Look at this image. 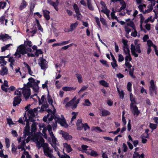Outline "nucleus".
<instances>
[{"label": "nucleus", "instance_id": "1", "mask_svg": "<svg viewBox=\"0 0 158 158\" xmlns=\"http://www.w3.org/2000/svg\"><path fill=\"white\" fill-rule=\"evenodd\" d=\"M35 115L32 109H30L27 111L23 117L20 118L18 120V122L23 124H25L24 122H26V126L24 130V135L23 137L18 138V141L19 143L21 142L18 146V149H21L22 150H25V147L26 142L28 143L30 140V122L34 121Z\"/></svg>", "mask_w": 158, "mask_h": 158}, {"label": "nucleus", "instance_id": "2", "mask_svg": "<svg viewBox=\"0 0 158 158\" xmlns=\"http://www.w3.org/2000/svg\"><path fill=\"white\" fill-rule=\"evenodd\" d=\"M41 135V133L35 134L32 138L33 141L36 144V147L39 149L41 147L43 148L45 156L48 157L53 156L52 149L50 148L48 143H44V140L42 137Z\"/></svg>", "mask_w": 158, "mask_h": 158}, {"label": "nucleus", "instance_id": "3", "mask_svg": "<svg viewBox=\"0 0 158 158\" xmlns=\"http://www.w3.org/2000/svg\"><path fill=\"white\" fill-rule=\"evenodd\" d=\"M139 40H135L134 42V44H131V50L132 54L135 57L138 56V53H140L141 52L140 49L141 44L138 42Z\"/></svg>", "mask_w": 158, "mask_h": 158}, {"label": "nucleus", "instance_id": "4", "mask_svg": "<svg viewBox=\"0 0 158 158\" xmlns=\"http://www.w3.org/2000/svg\"><path fill=\"white\" fill-rule=\"evenodd\" d=\"M47 129L48 131L49 135L52 139V143H51V145L54 148L55 151L57 152L58 151H59L60 150L56 146L57 139L52 131V127L50 125L48 126Z\"/></svg>", "mask_w": 158, "mask_h": 158}, {"label": "nucleus", "instance_id": "5", "mask_svg": "<svg viewBox=\"0 0 158 158\" xmlns=\"http://www.w3.org/2000/svg\"><path fill=\"white\" fill-rule=\"evenodd\" d=\"M27 53L26 47L23 45H20L18 47L14 55L17 57L20 58L21 57V54L24 55Z\"/></svg>", "mask_w": 158, "mask_h": 158}, {"label": "nucleus", "instance_id": "6", "mask_svg": "<svg viewBox=\"0 0 158 158\" xmlns=\"http://www.w3.org/2000/svg\"><path fill=\"white\" fill-rule=\"evenodd\" d=\"M55 123H53L52 126L53 128L56 127L57 126V123H58L61 125L62 126L65 127H68V125L66 122L65 119L63 118H56L55 119Z\"/></svg>", "mask_w": 158, "mask_h": 158}, {"label": "nucleus", "instance_id": "7", "mask_svg": "<svg viewBox=\"0 0 158 158\" xmlns=\"http://www.w3.org/2000/svg\"><path fill=\"white\" fill-rule=\"evenodd\" d=\"M77 97L75 96L71 101L68 102L65 105L66 107H70L71 106L73 109L75 108L77 106V104L79 103L80 99H78L76 100Z\"/></svg>", "mask_w": 158, "mask_h": 158}, {"label": "nucleus", "instance_id": "8", "mask_svg": "<svg viewBox=\"0 0 158 158\" xmlns=\"http://www.w3.org/2000/svg\"><path fill=\"white\" fill-rule=\"evenodd\" d=\"M47 111L48 114H47L46 117H44L43 118V120L46 122L47 119H48L49 121H51L55 117V113L56 111V109L54 108L53 111L50 109L47 110Z\"/></svg>", "mask_w": 158, "mask_h": 158}, {"label": "nucleus", "instance_id": "9", "mask_svg": "<svg viewBox=\"0 0 158 158\" xmlns=\"http://www.w3.org/2000/svg\"><path fill=\"white\" fill-rule=\"evenodd\" d=\"M150 86L149 87V93L151 96H153V93L157 94L156 88L154 84V81L152 80L150 82Z\"/></svg>", "mask_w": 158, "mask_h": 158}, {"label": "nucleus", "instance_id": "10", "mask_svg": "<svg viewBox=\"0 0 158 158\" xmlns=\"http://www.w3.org/2000/svg\"><path fill=\"white\" fill-rule=\"evenodd\" d=\"M22 89V94L26 99L29 98L31 95V91L30 88L28 86H25Z\"/></svg>", "mask_w": 158, "mask_h": 158}, {"label": "nucleus", "instance_id": "11", "mask_svg": "<svg viewBox=\"0 0 158 158\" xmlns=\"http://www.w3.org/2000/svg\"><path fill=\"white\" fill-rule=\"evenodd\" d=\"M38 64L42 69L45 70L48 68V62L42 58H40Z\"/></svg>", "mask_w": 158, "mask_h": 158}, {"label": "nucleus", "instance_id": "12", "mask_svg": "<svg viewBox=\"0 0 158 158\" xmlns=\"http://www.w3.org/2000/svg\"><path fill=\"white\" fill-rule=\"evenodd\" d=\"M48 106V104L47 103H43L41 108H40V107H37L36 108H35L33 110V112L34 113H38V112H43L44 110V109L47 108Z\"/></svg>", "mask_w": 158, "mask_h": 158}, {"label": "nucleus", "instance_id": "13", "mask_svg": "<svg viewBox=\"0 0 158 158\" xmlns=\"http://www.w3.org/2000/svg\"><path fill=\"white\" fill-rule=\"evenodd\" d=\"M148 0L150 1L151 4L148 5L147 9L145 8L144 11H143V14H146L151 12L153 9L152 7L155 5V2L153 0Z\"/></svg>", "mask_w": 158, "mask_h": 158}, {"label": "nucleus", "instance_id": "14", "mask_svg": "<svg viewBox=\"0 0 158 158\" xmlns=\"http://www.w3.org/2000/svg\"><path fill=\"white\" fill-rule=\"evenodd\" d=\"M130 106L131 110L134 114V115H135L136 116H138L140 112L137 106L135 105H132V104H130Z\"/></svg>", "mask_w": 158, "mask_h": 158}, {"label": "nucleus", "instance_id": "15", "mask_svg": "<svg viewBox=\"0 0 158 158\" xmlns=\"http://www.w3.org/2000/svg\"><path fill=\"white\" fill-rule=\"evenodd\" d=\"M59 133L62 135V136L66 140H71L72 139V137L71 135H69L68 133L63 131L60 130L59 131Z\"/></svg>", "mask_w": 158, "mask_h": 158}, {"label": "nucleus", "instance_id": "16", "mask_svg": "<svg viewBox=\"0 0 158 158\" xmlns=\"http://www.w3.org/2000/svg\"><path fill=\"white\" fill-rule=\"evenodd\" d=\"M47 2L48 3L53 6L56 11L58 10V9L57 6L59 3V1H57V0H56L55 2L52 1L51 0H48Z\"/></svg>", "mask_w": 158, "mask_h": 158}, {"label": "nucleus", "instance_id": "17", "mask_svg": "<svg viewBox=\"0 0 158 158\" xmlns=\"http://www.w3.org/2000/svg\"><path fill=\"white\" fill-rule=\"evenodd\" d=\"M82 120L81 119H78L77 121L76 125L77 126V129L78 130H81L83 128L84 124L82 123Z\"/></svg>", "mask_w": 158, "mask_h": 158}, {"label": "nucleus", "instance_id": "18", "mask_svg": "<svg viewBox=\"0 0 158 158\" xmlns=\"http://www.w3.org/2000/svg\"><path fill=\"white\" fill-rule=\"evenodd\" d=\"M63 145L64 148L66 149V151L67 152H70L73 150L70 145L68 144L67 143H64Z\"/></svg>", "mask_w": 158, "mask_h": 158}, {"label": "nucleus", "instance_id": "19", "mask_svg": "<svg viewBox=\"0 0 158 158\" xmlns=\"http://www.w3.org/2000/svg\"><path fill=\"white\" fill-rule=\"evenodd\" d=\"M42 11L43 15L46 19L47 20H49L50 19V16L49 15L50 12L46 10H43Z\"/></svg>", "mask_w": 158, "mask_h": 158}, {"label": "nucleus", "instance_id": "20", "mask_svg": "<svg viewBox=\"0 0 158 158\" xmlns=\"http://www.w3.org/2000/svg\"><path fill=\"white\" fill-rule=\"evenodd\" d=\"M21 101V99L19 97H15L14 98L13 103V106H15L19 104Z\"/></svg>", "mask_w": 158, "mask_h": 158}, {"label": "nucleus", "instance_id": "21", "mask_svg": "<svg viewBox=\"0 0 158 158\" xmlns=\"http://www.w3.org/2000/svg\"><path fill=\"white\" fill-rule=\"evenodd\" d=\"M86 152L87 154H90L91 156L96 157L98 155V154L96 151L91 149Z\"/></svg>", "mask_w": 158, "mask_h": 158}, {"label": "nucleus", "instance_id": "22", "mask_svg": "<svg viewBox=\"0 0 158 158\" xmlns=\"http://www.w3.org/2000/svg\"><path fill=\"white\" fill-rule=\"evenodd\" d=\"M1 66H3V64H2ZM8 70L7 68L5 66H3L2 68V70L0 74L4 76L8 74Z\"/></svg>", "mask_w": 158, "mask_h": 158}, {"label": "nucleus", "instance_id": "23", "mask_svg": "<svg viewBox=\"0 0 158 158\" xmlns=\"http://www.w3.org/2000/svg\"><path fill=\"white\" fill-rule=\"evenodd\" d=\"M78 24V22H76L75 23L71 24L70 27L69 31H73L77 27Z\"/></svg>", "mask_w": 158, "mask_h": 158}, {"label": "nucleus", "instance_id": "24", "mask_svg": "<svg viewBox=\"0 0 158 158\" xmlns=\"http://www.w3.org/2000/svg\"><path fill=\"white\" fill-rule=\"evenodd\" d=\"M47 91H48V95L47 97V100L48 102L50 104L52 105V107L54 108V106L52 105V103H53V101L52 100V99L51 97V96H50L49 94V93L48 91V89H47Z\"/></svg>", "mask_w": 158, "mask_h": 158}, {"label": "nucleus", "instance_id": "25", "mask_svg": "<svg viewBox=\"0 0 158 158\" xmlns=\"http://www.w3.org/2000/svg\"><path fill=\"white\" fill-rule=\"evenodd\" d=\"M1 38L3 41H6L9 39H11V37L8 34H5L1 35Z\"/></svg>", "mask_w": 158, "mask_h": 158}, {"label": "nucleus", "instance_id": "26", "mask_svg": "<svg viewBox=\"0 0 158 158\" xmlns=\"http://www.w3.org/2000/svg\"><path fill=\"white\" fill-rule=\"evenodd\" d=\"M35 121V120L34 119V121L32 122H33L31 126V132L32 134L33 133H35L36 130V125L37 124L34 122Z\"/></svg>", "mask_w": 158, "mask_h": 158}, {"label": "nucleus", "instance_id": "27", "mask_svg": "<svg viewBox=\"0 0 158 158\" xmlns=\"http://www.w3.org/2000/svg\"><path fill=\"white\" fill-rule=\"evenodd\" d=\"M111 56L112 58L113 61L111 63V64L112 67L114 68L115 67H117L118 64L117 63V61L115 60L114 56L112 54L111 55Z\"/></svg>", "mask_w": 158, "mask_h": 158}, {"label": "nucleus", "instance_id": "28", "mask_svg": "<svg viewBox=\"0 0 158 158\" xmlns=\"http://www.w3.org/2000/svg\"><path fill=\"white\" fill-rule=\"evenodd\" d=\"M117 88L120 98L123 99L124 96V93L122 89H119L118 87H117Z\"/></svg>", "mask_w": 158, "mask_h": 158}, {"label": "nucleus", "instance_id": "29", "mask_svg": "<svg viewBox=\"0 0 158 158\" xmlns=\"http://www.w3.org/2000/svg\"><path fill=\"white\" fill-rule=\"evenodd\" d=\"M120 3L121 5L122 6L120 7V9L118 11L120 12L122 10L124 9L126 7V4L123 0H120Z\"/></svg>", "mask_w": 158, "mask_h": 158}, {"label": "nucleus", "instance_id": "30", "mask_svg": "<svg viewBox=\"0 0 158 158\" xmlns=\"http://www.w3.org/2000/svg\"><path fill=\"white\" fill-rule=\"evenodd\" d=\"M27 5V3L24 0H23L21 3L20 5L19 6V9L20 10H22L23 9L26 7Z\"/></svg>", "mask_w": 158, "mask_h": 158}, {"label": "nucleus", "instance_id": "31", "mask_svg": "<svg viewBox=\"0 0 158 158\" xmlns=\"http://www.w3.org/2000/svg\"><path fill=\"white\" fill-rule=\"evenodd\" d=\"M99 84L103 86L104 87H109V84L107 82L104 80H102L99 81Z\"/></svg>", "mask_w": 158, "mask_h": 158}, {"label": "nucleus", "instance_id": "32", "mask_svg": "<svg viewBox=\"0 0 158 158\" xmlns=\"http://www.w3.org/2000/svg\"><path fill=\"white\" fill-rule=\"evenodd\" d=\"M130 100L131 102V103L130 104H132V105H135L136 103L135 98L131 93H130Z\"/></svg>", "mask_w": 158, "mask_h": 158}, {"label": "nucleus", "instance_id": "33", "mask_svg": "<svg viewBox=\"0 0 158 158\" xmlns=\"http://www.w3.org/2000/svg\"><path fill=\"white\" fill-rule=\"evenodd\" d=\"M144 154H142L140 155L138 153L135 152L132 158H144Z\"/></svg>", "mask_w": 158, "mask_h": 158}, {"label": "nucleus", "instance_id": "34", "mask_svg": "<svg viewBox=\"0 0 158 158\" xmlns=\"http://www.w3.org/2000/svg\"><path fill=\"white\" fill-rule=\"evenodd\" d=\"M76 88H73L71 87H63L62 88V89L64 91H71L73 90H75Z\"/></svg>", "mask_w": 158, "mask_h": 158}, {"label": "nucleus", "instance_id": "35", "mask_svg": "<svg viewBox=\"0 0 158 158\" xmlns=\"http://www.w3.org/2000/svg\"><path fill=\"white\" fill-rule=\"evenodd\" d=\"M123 53L125 55L130 54L129 46L123 47Z\"/></svg>", "mask_w": 158, "mask_h": 158}, {"label": "nucleus", "instance_id": "36", "mask_svg": "<svg viewBox=\"0 0 158 158\" xmlns=\"http://www.w3.org/2000/svg\"><path fill=\"white\" fill-rule=\"evenodd\" d=\"M0 22L1 24L6 25L7 22V20L5 19L4 16H2L0 18Z\"/></svg>", "mask_w": 158, "mask_h": 158}, {"label": "nucleus", "instance_id": "37", "mask_svg": "<svg viewBox=\"0 0 158 158\" xmlns=\"http://www.w3.org/2000/svg\"><path fill=\"white\" fill-rule=\"evenodd\" d=\"M102 114H100L101 116H104L110 115V113L108 110H102L101 111Z\"/></svg>", "mask_w": 158, "mask_h": 158}, {"label": "nucleus", "instance_id": "38", "mask_svg": "<svg viewBox=\"0 0 158 158\" xmlns=\"http://www.w3.org/2000/svg\"><path fill=\"white\" fill-rule=\"evenodd\" d=\"M21 158H31L29 152L24 151L23 154L22 155Z\"/></svg>", "mask_w": 158, "mask_h": 158}, {"label": "nucleus", "instance_id": "39", "mask_svg": "<svg viewBox=\"0 0 158 158\" xmlns=\"http://www.w3.org/2000/svg\"><path fill=\"white\" fill-rule=\"evenodd\" d=\"M22 92V88H19L18 90H17L15 92V94L17 95L18 96L17 97H19L21 98V92Z\"/></svg>", "mask_w": 158, "mask_h": 158}, {"label": "nucleus", "instance_id": "40", "mask_svg": "<svg viewBox=\"0 0 158 158\" xmlns=\"http://www.w3.org/2000/svg\"><path fill=\"white\" fill-rule=\"evenodd\" d=\"M140 18V28L141 30H142V24L143 23L144 20V18L143 16V15L141 14H140L139 15Z\"/></svg>", "mask_w": 158, "mask_h": 158}, {"label": "nucleus", "instance_id": "41", "mask_svg": "<svg viewBox=\"0 0 158 158\" xmlns=\"http://www.w3.org/2000/svg\"><path fill=\"white\" fill-rule=\"evenodd\" d=\"M138 7L140 12H141L143 13V11H144L146 8L145 5L141 4Z\"/></svg>", "mask_w": 158, "mask_h": 158}, {"label": "nucleus", "instance_id": "42", "mask_svg": "<svg viewBox=\"0 0 158 158\" xmlns=\"http://www.w3.org/2000/svg\"><path fill=\"white\" fill-rule=\"evenodd\" d=\"M81 148L82 151L84 152H85L86 153V152H87L89 149H90L89 147L86 145H82Z\"/></svg>", "mask_w": 158, "mask_h": 158}, {"label": "nucleus", "instance_id": "43", "mask_svg": "<svg viewBox=\"0 0 158 158\" xmlns=\"http://www.w3.org/2000/svg\"><path fill=\"white\" fill-rule=\"evenodd\" d=\"M34 91L35 92H38L39 87L37 83H35L34 85H32Z\"/></svg>", "mask_w": 158, "mask_h": 158}, {"label": "nucleus", "instance_id": "44", "mask_svg": "<svg viewBox=\"0 0 158 158\" xmlns=\"http://www.w3.org/2000/svg\"><path fill=\"white\" fill-rule=\"evenodd\" d=\"M12 148V152L13 153L16 154L17 152V147H16L14 143H12L11 144Z\"/></svg>", "mask_w": 158, "mask_h": 158}, {"label": "nucleus", "instance_id": "45", "mask_svg": "<svg viewBox=\"0 0 158 158\" xmlns=\"http://www.w3.org/2000/svg\"><path fill=\"white\" fill-rule=\"evenodd\" d=\"M76 77L78 80V82L79 83H81L82 82V76L81 74H76Z\"/></svg>", "mask_w": 158, "mask_h": 158}, {"label": "nucleus", "instance_id": "46", "mask_svg": "<svg viewBox=\"0 0 158 158\" xmlns=\"http://www.w3.org/2000/svg\"><path fill=\"white\" fill-rule=\"evenodd\" d=\"M13 45L11 44H10L6 45L5 46L2 47V52H3L5 51L6 50L8 49V48L10 46Z\"/></svg>", "mask_w": 158, "mask_h": 158}, {"label": "nucleus", "instance_id": "47", "mask_svg": "<svg viewBox=\"0 0 158 158\" xmlns=\"http://www.w3.org/2000/svg\"><path fill=\"white\" fill-rule=\"evenodd\" d=\"M132 60V58L130 54L125 55V62H130Z\"/></svg>", "mask_w": 158, "mask_h": 158}, {"label": "nucleus", "instance_id": "48", "mask_svg": "<svg viewBox=\"0 0 158 158\" xmlns=\"http://www.w3.org/2000/svg\"><path fill=\"white\" fill-rule=\"evenodd\" d=\"M28 80L29 81V83L30 84L31 86L33 85L35 83H36L35 80L32 77L29 78Z\"/></svg>", "mask_w": 158, "mask_h": 158}, {"label": "nucleus", "instance_id": "49", "mask_svg": "<svg viewBox=\"0 0 158 158\" xmlns=\"http://www.w3.org/2000/svg\"><path fill=\"white\" fill-rule=\"evenodd\" d=\"M131 86H132V84L131 82H129L127 85V90L130 92V93H131L132 89H131Z\"/></svg>", "mask_w": 158, "mask_h": 158}, {"label": "nucleus", "instance_id": "50", "mask_svg": "<svg viewBox=\"0 0 158 158\" xmlns=\"http://www.w3.org/2000/svg\"><path fill=\"white\" fill-rule=\"evenodd\" d=\"M127 26L128 27V26L132 27L133 29L135 28V25L133 23L132 21H130V22L127 23L126 24Z\"/></svg>", "mask_w": 158, "mask_h": 158}, {"label": "nucleus", "instance_id": "51", "mask_svg": "<svg viewBox=\"0 0 158 158\" xmlns=\"http://www.w3.org/2000/svg\"><path fill=\"white\" fill-rule=\"evenodd\" d=\"M36 23L37 24V25L38 27V29L39 30H40L41 31H43V29L42 28L40 25V24L39 20L37 19L35 20Z\"/></svg>", "mask_w": 158, "mask_h": 158}, {"label": "nucleus", "instance_id": "52", "mask_svg": "<svg viewBox=\"0 0 158 158\" xmlns=\"http://www.w3.org/2000/svg\"><path fill=\"white\" fill-rule=\"evenodd\" d=\"M157 126V124L149 123V127L152 130L155 129Z\"/></svg>", "mask_w": 158, "mask_h": 158}, {"label": "nucleus", "instance_id": "53", "mask_svg": "<svg viewBox=\"0 0 158 158\" xmlns=\"http://www.w3.org/2000/svg\"><path fill=\"white\" fill-rule=\"evenodd\" d=\"M72 114L73 115V116H72V118H71V123H72V122H73V120L74 119H75L76 118V116H77V115L78 114V113H76V112H73L72 113Z\"/></svg>", "mask_w": 158, "mask_h": 158}, {"label": "nucleus", "instance_id": "54", "mask_svg": "<svg viewBox=\"0 0 158 158\" xmlns=\"http://www.w3.org/2000/svg\"><path fill=\"white\" fill-rule=\"evenodd\" d=\"M43 53V52L41 49H38L36 50L35 52V55L36 56H38L40 54H42Z\"/></svg>", "mask_w": 158, "mask_h": 158}, {"label": "nucleus", "instance_id": "55", "mask_svg": "<svg viewBox=\"0 0 158 158\" xmlns=\"http://www.w3.org/2000/svg\"><path fill=\"white\" fill-rule=\"evenodd\" d=\"M83 105L87 106H90L91 105V103L88 99L85 100V103L83 104Z\"/></svg>", "mask_w": 158, "mask_h": 158}, {"label": "nucleus", "instance_id": "56", "mask_svg": "<svg viewBox=\"0 0 158 158\" xmlns=\"http://www.w3.org/2000/svg\"><path fill=\"white\" fill-rule=\"evenodd\" d=\"M73 7L76 13H79L80 11L77 5L76 4H74Z\"/></svg>", "mask_w": 158, "mask_h": 158}, {"label": "nucleus", "instance_id": "57", "mask_svg": "<svg viewBox=\"0 0 158 158\" xmlns=\"http://www.w3.org/2000/svg\"><path fill=\"white\" fill-rule=\"evenodd\" d=\"M124 28L127 34H129V33L131 31V29L130 27L126 25L124 26Z\"/></svg>", "mask_w": 158, "mask_h": 158}, {"label": "nucleus", "instance_id": "58", "mask_svg": "<svg viewBox=\"0 0 158 158\" xmlns=\"http://www.w3.org/2000/svg\"><path fill=\"white\" fill-rule=\"evenodd\" d=\"M92 130L93 131H95L96 132H102V130L101 129V128L98 127H94L92 128Z\"/></svg>", "mask_w": 158, "mask_h": 158}, {"label": "nucleus", "instance_id": "59", "mask_svg": "<svg viewBox=\"0 0 158 158\" xmlns=\"http://www.w3.org/2000/svg\"><path fill=\"white\" fill-rule=\"evenodd\" d=\"M5 142L6 147L7 148H9L10 146V140L8 138H5Z\"/></svg>", "mask_w": 158, "mask_h": 158}, {"label": "nucleus", "instance_id": "60", "mask_svg": "<svg viewBox=\"0 0 158 158\" xmlns=\"http://www.w3.org/2000/svg\"><path fill=\"white\" fill-rule=\"evenodd\" d=\"M46 101V99L45 98V97L44 95H43L41 98V100H39V104H40L41 103H44Z\"/></svg>", "mask_w": 158, "mask_h": 158}, {"label": "nucleus", "instance_id": "61", "mask_svg": "<svg viewBox=\"0 0 158 158\" xmlns=\"http://www.w3.org/2000/svg\"><path fill=\"white\" fill-rule=\"evenodd\" d=\"M115 11H113L111 14V18L113 19H115L117 21H118V19L116 16H115L114 13Z\"/></svg>", "mask_w": 158, "mask_h": 158}, {"label": "nucleus", "instance_id": "62", "mask_svg": "<svg viewBox=\"0 0 158 158\" xmlns=\"http://www.w3.org/2000/svg\"><path fill=\"white\" fill-rule=\"evenodd\" d=\"M88 87V86H83L78 92V93L80 94L81 92L84 91Z\"/></svg>", "mask_w": 158, "mask_h": 158}, {"label": "nucleus", "instance_id": "63", "mask_svg": "<svg viewBox=\"0 0 158 158\" xmlns=\"http://www.w3.org/2000/svg\"><path fill=\"white\" fill-rule=\"evenodd\" d=\"M124 60V57L121 54H119L118 61L119 62H121L123 61Z\"/></svg>", "mask_w": 158, "mask_h": 158}, {"label": "nucleus", "instance_id": "64", "mask_svg": "<svg viewBox=\"0 0 158 158\" xmlns=\"http://www.w3.org/2000/svg\"><path fill=\"white\" fill-rule=\"evenodd\" d=\"M127 42L128 41L127 40L124 39H122V43L123 44V47H127L129 46L127 44Z\"/></svg>", "mask_w": 158, "mask_h": 158}]
</instances>
